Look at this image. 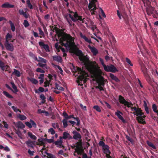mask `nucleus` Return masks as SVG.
I'll use <instances>...</instances> for the list:
<instances>
[{
  "mask_svg": "<svg viewBox=\"0 0 158 158\" xmlns=\"http://www.w3.org/2000/svg\"><path fill=\"white\" fill-rule=\"evenodd\" d=\"M4 64V63L0 60V67L2 69H4L3 66Z\"/></svg>",
  "mask_w": 158,
  "mask_h": 158,
  "instance_id": "59",
  "label": "nucleus"
},
{
  "mask_svg": "<svg viewBox=\"0 0 158 158\" xmlns=\"http://www.w3.org/2000/svg\"><path fill=\"white\" fill-rule=\"evenodd\" d=\"M3 94L5 95L6 97L9 98H12L13 97L10 95L8 92L6 91H4L3 92Z\"/></svg>",
  "mask_w": 158,
  "mask_h": 158,
  "instance_id": "44",
  "label": "nucleus"
},
{
  "mask_svg": "<svg viewBox=\"0 0 158 158\" xmlns=\"http://www.w3.org/2000/svg\"><path fill=\"white\" fill-rule=\"evenodd\" d=\"M126 60L127 62L131 66H133V64L132 63L130 60L128 58H126Z\"/></svg>",
  "mask_w": 158,
  "mask_h": 158,
  "instance_id": "51",
  "label": "nucleus"
},
{
  "mask_svg": "<svg viewBox=\"0 0 158 158\" xmlns=\"http://www.w3.org/2000/svg\"><path fill=\"white\" fill-rule=\"evenodd\" d=\"M69 134L67 132H64L63 133V136L62 138L65 139H67L69 135Z\"/></svg>",
  "mask_w": 158,
  "mask_h": 158,
  "instance_id": "36",
  "label": "nucleus"
},
{
  "mask_svg": "<svg viewBox=\"0 0 158 158\" xmlns=\"http://www.w3.org/2000/svg\"><path fill=\"white\" fill-rule=\"evenodd\" d=\"M105 70L107 72H110L113 73H115L118 71V70L114 65H111L110 66H106L104 68Z\"/></svg>",
  "mask_w": 158,
  "mask_h": 158,
  "instance_id": "9",
  "label": "nucleus"
},
{
  "mask_svg": "<svg viewBox=\"0 0 158 158\" xmlns=\"http://www.w3.org/2000/svg\"><path fill=\"white\" fill-rule=\"evenodd\" d=\"M99 145L102 147V148L103 147H104L105 146H106L107 145L105 144L102 141H100L99 143Z\"/></svg>",
  "mask_w": 158,
  "mask_h": 158,
  "instance_id": "54",
  "label": "nucleus"
},
{
  "mask_svg": "<svg viewBox=\"0 0 158 158\" xmlns=\"http://www.w3.org/2000/svg\"><path fill=\"white\" fill-rule=\"evenodd\" d=\"M93 108L98 112H100L101 111V109L98 106H94Z\"/></svg>",
  "mask_w": 158,
  "mask_h": 158,
  "instance_id": "49",
  "label": "nucleus"
},
{
  "mask_svg": "<svg viewBox=\"0 0 158 158\" xmlns=\"http://www.w3.org/2000/svg\"><path fill=\"white\" fill-rule=\"evenodd\" d=\"M110 77L112 79L114 80L117 82H118L119 81V79L115 76L112 73H110Z\"/></svg>",
  "mask_w": 158,
  "mask_h": 158,
  "instance_id": "25",
  "label": "nucleus"
},
{
  "mask_svg": "<svg viewBox=\"0 0 158 158\" xmlns=\"http://www.w3.org/2000/svg\"><path fill=\"white\" fill-rule=\"evenodd\" d=\"M45 153L49 156V157H47V158H49V157L50 158H56V156L52 154L48 153L46 151L45 152Z\"/></svg>",
  "mask_w": 158,
  "mask_h": 158,
  "instance_id": "42",
  "label": "nucleus"
},
{
  "mask_svg": "<svg viewBox=\"0 0 158 158\" xmlns=\"http://www.w3.org/2000/svg\"><path fill=\"white\" fill-rule=\"evenodd\" d=\"M147 143L149 146L152 147L153 149H156V147L152 142L149 141H147Z\"/></svg>",
  "mask_w": 158,
  "mask_h": 158,
  "instance_id": "35",
  "label": "nucleus"
},
{
  "mask_svg": "<svg viewBox=\"0 0 158 158\" xmlns=\"http://www.w3.org/2000/svg\"><path fill=\"white\" fill-rule=\"evenodd\" d=\"M60 139L59 140H57V141H55L54 143L57 147L59 148H62L63 147V145L62 144L63 141L62 140V137L60 136Z\"/></svg>",
  "mask_w": 158,
  "mask_h": 158,
  "instance_id": "16",
  "label": "nucleus"
},
{
  "mask_svg": "<svg viewBox=\"0 0 158 158\" xmlns=\"http://www.w3.org/2000/svg\"><path fill=\"white\" fill-rule=\"evenodd\" d=\"M11 107L14 111L15 112H18L19 109L17 108V107L14 106H12Z\"/></svg>",
  "mask_w": 158,
  "mask_h": 158,
  "instance_id": "61",
  "label": "nucleus"
},
{
  "mask_svg": "<svg viewBox=\"0 0 158 158\" xmlns=\"http://www.w3.org/2000/svg\"><path fill=\"white\" fill-rule=\"evenodd\" d=\"M17 116L20 120H24L27 119V117L23 115L19 114L17 115Z\"/></svg>",
  "mask_w": 158,
  "mask_h": 158,
  "instance_id": "31",
  "label": "nucleus"
},
{
  "mask_svg": "<svg viewBox=\"0 0 158 158\" xmlns=\"http://www.w3.org/2000/svg\"><path fill=\"white\" fill-rule=\"evenodd\" d=\"M39 34L42 36L44 35V33L40 28H38Z\"/></svg>",
  "mask_w": 158,
  "mask_h": 158,
  "instance_id": "57",
  "label": "nucleus"
},
{
  "mask_svg": "<svg viewBox=\"0 0 158 158\" xmlns=\"http://www.w3.org/2000/svg\"><path fill=\"white\" fill-rule=\"evenodd\" d=\"M88 47L94 56H96L97 54H98V51L94 47H91L90 45H88Z\"/></svg>",
  "mask_w": 158,
  "mask_h": 158,
  "instance_id": "19",
  "label": "nucleus"
},
{
  "mask_svg": "<svg viewBox=\"0 0 158 158\" xmlns=\"http://www.w3.org/2000/svg\"><path fill=\"white\" fill-rule=\"evenodd\" d=\"M27 147L30 148H33L35 145V141H32L30 140H29L26 142Z\"/></svg>",
  "mask_w": 158,
  "mask_h": 158,
  "instance_id": "22",
  "label": "nucleus"
},
{
  "mask_svg": "<svg viewBox=\"0 0 158 158\" xmlns=\"http://www.w3.org/2000/svg\"><path fill=\"white\" fill-rule=\"evenodd\" d=\"M142 70L144 74L146 80L149 82L152 81V78L149 75L147 69L145 67L144 64H141Z\"/></svg>",
  "mask_w": 158,
  "mask_h": 158,
  "instance_id": "8",
  "label": "nucleus"
},
{
  "mask_svg": "<svg viewBox=\"0 0 158 158\" xmlns=\"http://www.w3.org/2000/svg\"><path fill=\"white\" fill-rule=\"evenodd\" d=\"M27 4V5L28 7L30 9H33V6L31 3L30 0H27L26 1Z\"/></svg>",
  "mask_w": 158,
  "mask_h": 158,
  "instance_id": "37",
  "label": "nucleus"
},
{
  "mask_svg": "<svg viewBox=\"0 0 158 158\" xmlns=\"http://www.w3.org/2000/svg\"><path fill=\"white\" fill-rule=\"evenodd\" d=\"M153 74L155 75V76L158 78V72L156 70H153L152 72Z\"/></svg>",
  "mask_w": 158,
  "mask_h": 158,
  "instance_id": "55",
  "label": "nucleus"
},
{
  "mask_svg": "<svg viewBox=\"0 0 158 158\" xmlns=\"http://www.w3.org/2000/svg\"><path fill=\"white\" fill-rule=\"evenodd\" d=\"M2 123L3 124L4 127L6 128L7 129L9 128L8 125L5 121H2Z\"/></svg>",
  "mask_w": 158,
  "mask_h": 158,
  "instance_id": "50",
  "label": "nucleus"
},
{
  "mask_svg": "<svg viewBox=\"0 0 158 158\" xmlns=\"http://www.w3.org/2000/svg\"><path fill=\"white\" fill-rule=\"evenodd\" d=\"M1 7L3 8H13L14 7V5L10 4L8 2H6L1 5Z\"/></svg>",
  "mask_w": 158,
  "mask_h": 158,
  "instance_id": "20",
  "label": "nucleus"
},
{
  "mask_svg": "<svg viewBox=\"0 0 158 158\" xmlns=\"http://www.w3.org/2000/svg\"><path fill=\"white\" fill-rule=\"evenodd\" d=\"M79 35L81 38L84 39L86 42L89 44L92 43L91 40L89 38L87 37L85 35L83 34L82 32H80Z\"/></svg>",
  "mask_w": 158,
  "mask_h": 158,
  "instance_id": "12",
  "label": "nucleus"
},
{
  "mask_svg": "<svg viewBox=\"0 0 158 158\" xmlns=\"http://www.w3.org/2000/svg\"><path fill=\"white\" fill-rule=\"evenodd\" d=\"M144 6L146 7V11L148 15L156 14V11L154 10V7L150 5V2L148 0H142Z\"/></svg>",
  "mask_w": 158,
  "mask_h": 158,
  "instance_id": "7",
  "label": "nucleus"
},
{
  "mask_svg": "<svg viewBox=\"0 0 158 158\" xmlns=\"http://www.w3.org/2000/svg\"><path fill=\"white\" fill-rule=\"evenodd\" d=\"M13 73L17 77H19L21 76L20 72L15 69H14V72Z\"/></svg>",
  "mask_w": 158,
  "mask_h": 158,
  "instance_id": "33",
  "label": "nucleus"
},
{
  "mask_svg": "<svg viewBox=\"0 0 158 158\" xmlns=\"http://www.w3.org/2000/svg\"><path fill=\"white\" fill-rule=\"evenodd\" d=\"M12 37V35L10 34V33H7L6 36V42H9L10 40H11V39Z\"/></svg>",
  "mask_w": 158,
  "mask_h": 158,
  "instance_id": "26",
  "label": "nucleus"
},
{
  "mask_svg": "<svg viewBox=\"0 0 158 158\" xmlns=\"http://www.w3.org/2000/svg\"><path fill=\"white\" fill-rule=\"evenodd\" d=\"M19 14L21 15H23L25 18H27L28 17L27 14L26 12H24L22 9H20L19 10Z\"/></svg>",
  "mask_w": 158,
  "mask_h": 158,
  "instance_id": "24",
  "label": "nucleus"
},
{
  "mask_svg": "<svg viewBox=\"0 0 158 158\" xmlns=\"http://www.w3.org/2000/svg\"><path fill=\"white\" fill-rule=\"evenodd\" d=\"M39 44L42 48H44L47 52H49V47L47 44H45L44 42L41 41L39 42Z\"/></svg>",
  "mask_w": 158,
  "mask_h": 158,
  "instance_id": "18",
  "label": "nucleus"
},
{
  "mask_svg": "<svg viewBox=\"0 0 158 158\" xmlns=\"http://www.w3.org/2000/svg\"><path fill=\"white\" fill-rule=\"evenodd\" d=\"M119 100L120 103L123 104L125 106H127L128 107H131V110L133 112V114L137 116V119L139 123L143 124L145 123L144 119L146 116L144 115V113L142 112L140 108L136 107H131V106H133L131 103L127 101L121 95L119 96Z\"/></svg>",
  "mask_w": 158,
  "mask_h": 158,
  "instance_id": "3",
  "label": "nucleus"
},
{
  "mask_svg": "<svg viewBox=\"0 0 158 158\" xmlns=\"http://www.w3.org/2000/svg\"><path fill=\"white\" fill-rule=\"evenodd\" d=\"M75 53L78 56H81L82 55V51L80 50H77L75 51Z\"/></svg>",
  "mask_w": 158,
  "mask_h": 158,
  "instance_id": "46",
  "label": "nucleus"
},
{
  "mask_svg": "<svg viewBox=\"0 0 158 158\" xmlns=\"http://www.w3.org/2000/svg\"><path fill=\"white\" fill-rule=\"evenodd\" d=\"M115 114L116 115L118 118L123 123H126V120L124 119L122 115L123 114L121 111L118 110H117L116 112H115Z\"/></svg>",
  "mask_w": 158,
  "mask_h": 158,
  "instance_id": "10",
  "label": "nucleus"
},
{
  "mask_svg": "<svg viewBox=\"0 0 158 158\" xmlns=\"http://www.w3.org/2000/svg\"><path fill=\"white\" fill-rule=\"evenodd\" d=\"M145 110L147 114H148L149 113L148 108L147 105L145 106Z\"/></svg>",
  "mask_w": 158,
  "mask_h": 158,
  "instance_id": "64",
  "label": "nucleus"
},
{
  "mask_svg": "<svg viewBox=\"0 0 158 158\" xmlns=\"http://www.w3.org/2000/svg\"><path fill=\"white\" fill-rule=\"evenodd\" d=\"M10 83L12 85V87L14 89V90H12V91L14 93H16L18 92V90L16 86L15 85L14 83L13 82H11Z\"/></svg>",
  "mask_w": 158,
  "mask_h": 158,
  "instance_id": "30",
  "label": "nucleus"
},
{
  "mask_svg": "<svg viewBox=\"0 0 158 158\" xmlns=\"http://www.w3.org/2000/svg\"><path fill=\"white\" fill-rule=\"evenodd\" d=\"M28 79L32 83L36 85L38 82V81L35 78H28Z\"/></svg>",
  "mask_w": 158,
  "mask_h": 158,
  "instance_id": "34",
  "label": "nucleus"
},
{
  "mask_svg": "<svg viewBox=\"0 0 158 158\" xmlns=\"http://www.w3.org/2000/svg\"><path fill=\"white\" fill-rule=\"evenodd\" d=\"M79 59L83 63L87 70L92 73L95 78L98 79V88L100 91L103 90L105 80L101 76L102 72L96 63L95 61H89V57L87 56L80 57Z\"/></svg>",
  "mask_w": 158,
  "mask_h": 158,
  "instance_id": "1",
  "label": "nucleus"
},
{
  "mask_svg": "<svg viewBox=\"0 0 158 158\" xmlns=\"http://www.w3.org/2000/svg\"><path fill=\"white\" fill-rule=\"evenodd\" d=\"M26 125L29 128H31L32 126L35 128L36 127V124L32 120L30 119L29 122H27L25 123Z\"/></svg>",
  "mask_w": 158,
  "mask_h": 158,
  "instance_id": "14",
  "label": "nucleus"
},
{
  "mask_svg": "<svg viewBox=\"0 0 158 158\" xmlns=\"http://www.w3.org/2000/svg\"><path fill=\"white\" fill-rule=\"evenodd\" d=\"M89 2L87 8L85 10L86 13L87 14H89V13L88 12L89 11L92 15H97L99 11V9L96 6L97 0H89Z\"/></svg>",
  "mask_w": 158,
  "mask_h": 158,
  "instance_id": "6",
  "label": "nucleus"
},
{
  "mask_svg": "<svg viewBox=\"0 0 158 158\" xmlns=\"http://www.w3.org/2000/svg\"><path fill=\"white\" fill-rule=\"evenodd\" d=\"M40 98L43 101L45 100L46 99V98L43 94H41L40 95Z\"/></svg>",
  "mask_w": 158,
  "mask_h": 158,
  "instance_id": "62",
  "label": "nucleus"
},
{
  "mask_svg": "<svg viewBox=\"0 0 158 158\" xmlns=\"http://www.w3.org/2000/svg\"><path fill=\"white\" fill-rule=\"evenodd\" d=\"M13 124L18 129H23L25 127L24 125L20 121H18L17 123L13 122Z\"/></svg>",
  "mask_w": 158,
  "mask_h": 158,
  "instance_id": "13",
  "label": "nucleus"
},
{
  "mask_svg": "<svg viewBox=\"0 0 158 158\" xmlns=\"http://www.w3.org/2000/svg\"><path fill=\"white\" fill-rule=\"evenodd\" d=\"M27 4V5L28 7L30 9H33V6L31 3L30 0H27L26 1Z\"/></svg>",
  "mask_w": 158,
  "mask_h": 158,
  "instance_id": "38",
  "label": "nucleus"
},
{
  "mask_svg": "<svg viewBox=\"0 0 158 158\" xmlns=\"http://www.w3.org/2000/svg\"><path fill=\"white\" fill-rule=\"evenodd\" d=\"M63 126L64 128H66L68 126L67 121L66 119H64L62 121Z\"/></svg>",
  "mask_w": 158,
  "mask_h": 158,
  "instance_id": "45",
  "label": "nucleus"
},
{
  "mask_svg": "<svg viewBox=\"0 0 158 158\" xmlns=\"http://www.w3.org/2000/svg\"><path fill=\"white\" fill-rule=\"evenodd\" d=\"M52 125L54 129L58 128L60 129L59 128V125L58 123H52Z\"/></svg>",
  "mask_w": 158,
  "mask_h": 158,
  "instance_id": "40",
  "label": "nucleus"
},
{
  "mask_svg": "<svg viewBox=\"0 0 158 158\" xmlns=\"http://www.w3.org/2000/svg\"><path fill=\"white\" fill-rule=\"evenodd\" d=\"M99 60L101 64L103 66V68H104L105 67V66H106V65L104 64L103 59L100 58H99Z\"/></svg>",
  "mask_w": 158,
  "mask_h": 158,
  "instance_id": "60",
  "label": "nucleus"
},
{
  "mask_svg": "<svg viewBox=\"0 0 158 158\" xmlns=\"http://www.w3.org/2000/svg\"><path fill=\"white\" fill-rule=\"evenodd\" d=\"M54 60L59 62H61L62 61V58L60 56H52Z\"/></svg>",
  "mask_w": 158,
  "mask_h": 158,
  "instance_id": "23",
  "label": "nucleus"
},
{
  "mask_svg": "<svg viewBox=\"0 0 158 158\" xmlns=\"http://www.w3.org/2000/svg\"><path fill=\"white\" fill-rule=\"evenodd\" d=\"M39 60H37L38 61L40 62H42L44 63H46L47 62V60L44 59L43 58L41 57H39Z\"/></svg>",
  "mask_w": 158,
  "mask_h": 158,
  "instance_id": "39",
  "label": "nucleus"
},
{
  "mask_svg": "<svg viewBox=\"0 0 158 158\" xmlns=\"http://www.w3.org/2000/svg\"><path fill=\"white\" fill-rule=\"evenodd\" d=\"M28 136L31 139L33 140H35L37 139L36 137L33 135L32 133L30 132H29L28 133Z\"/></svg>",
  "mask_w": 158,
  "mask_h": 158,
  "instance_id": "28",
  "label": "nucleus"
},
{
  "mask_svg": "<svg viewBox=\"0 0 158 158\" xmlns=\"http://www.w3.org/2000/svg\"><path fill=\"white\" fill-rule=\"evenodd\" d=\"M56 40L59 41L61 45L64 46L68 50H71L75 47L73 38L60 30L56 31Z\"/></svg>",
  "mask_w": 158,
  "mask_h": 158,
  "instance_id": "2",
  "label": "nucleus"
},
{
  "mask_svg": "<svg viewBox=\"0 0 158 158\" xmlns=\"http://www.w3.org/2000/svg\"><path fill=\"white\" fill-rule=\"evenodd\" d=\"M68 11L69 13L67 15L65 16V18L71 26L73 23L72 21L76 22L79 21L87 24L90 20L88 18H84L79 15L77 12H73L70 9H68Z\"/></svg>",
  "mask_w": 158,
  "mask_h": 158,
  "instance_id": "4",
  "label": "nucleus"
},
{
  "mask_svg": "<svg viewBox=\"0 0 158 158\" xmlns=\"http://www.w3.org/2000/svg\"><path fill=\"white\" fill-rule=\"evenodd\" d=\"M100 12L104 18H105L106 17V15L104 13V12L103 10L101 8H100Z\"/></svg>",
  "mask_w": 158,
  "mask_h": 158,
  "instance_id": "58",
  "label": "nucleus"
},
{
  "mask_svg": "<svg viewBox=\"0 0 158 158\" xmlns=\"http://www.w3.org/2000/svg\"><path fill=\"white\" fill-rule=\"evenodd\" d=\"M55 89H56L60 91H63L64 90V88L61 86L59 84L57 83H55Z\"/></svg>",
  "mask_w": 158,
  "mask_h": 158,
  "instance_id": "27",
  "label": "nucleus"
},
{
  "mask_svg": "<svg viewBox=\"0 0 158 158\" xmlns=\"http://www.w3.org/2000/svg\"><path fill=\"white\" fill-rule=\"evenodd\" d=\"M80 106L81 108L84 110H86V106H83V105L81 104H80Z\"/></svg>",
  "mask_w": 158,
  "mask_h": 158,
  "instance_id": "63",
  "label": "nucleus"
},
{
  "mask_svg": "<svg viewBox=\"0 0 158 158\" xmlns=\"http://www.w3.org/2000/svg\"><path fill=\"white\" fill-rule=\"evenodd\" d=\"M16 133L18 135V136L20 139H22V133L19 130L16 131Z\"/></svg>",
  "mask_w": 158,
  "mask_h": 158,
  "instance_id": "52",
  "label": "nucleus"
},
{
  "mask_svg": "<svg viewBox=\"0 0 158 158\" xmlns=\"http://www.w3.org/2000/svg\"><path fill=\"white\" fill-rule=\"evenodd\" d=\"M73 138L76 140L81 139V136L79 133L78 132L76 131H74L73 132Z\"/></svg>",
  "mask_w": 158,
  "mask_h": 158,
  "instance_id": "17",
  "label": "nucleus"
},
{
  "mask_svg": "<svg viewBox=\"0 0 158 158\" xmlns=\"http://www.w3.org/2000/svg\"><path fill=\"white\" fill-rule=\"evenodd\" d=\"M138 45L139 47L140 48L141 51L142 52L141 50L142 49V48L143 47V48H144V46L143 44L142 43L141 41H140L139 42H138Z\"/></svg>",
  "mask_w": 158,
  "mask_h": 158,
  "instance_id": "43",
  "label": "nucleus"
},
{
  "mask_svg": "<svg viewBox=\"0 0 158 158\" xmlns=\"http://www.w3.org/2000/svg\"><path fill=\"white\" fill-rule=\"evenodd\" d=\"M102 149L103 152L105 154L106 156L110 154L111 152L109 150V147L107 145L103 147Z\"/></svg>",
  "mask_w": 158,
  "mask_h": 158,
  "instance_id": "15",
  "label": "nucleus"
},
{
  "mask_svg": "<svg viewBox=\"0 0 158 158\" xmlns=\"http://www.w3.org/2000/svg\"><path fill=\"white\" fill-rule=\"evenodd\" d=\"M52 65L57 72L60 73L61 74H63V71L62 68L59 66L53 64H52Z\"/></svg>",
  "mask_w": 158,
  "mask_h": 158,
  "instance_id": "21",
  "label": "nucleus"
},
{
  "mask_svg": "<svg viewBox=\"0 0 158 158\" xmlns=\"http://www.w3.org/2000/svg\"><path fill=\"white\" fill-rule=\"evenodd\" d=\"M90 29L94 32V34L95 35V32L98 33L99 31L98 30L96 26L93 25L91 27Z\"/></svg>",
  "mask_w": 158,
  "mask_h": 158,
  "instance_id": "29",
  "label": "nucleus"
},
{
  "mask_svg": "<svg viewBox=\"0 0 158 158\" xmlns=\"http://www.w3.org/2000/svg\"><path fill=\"white\" fill-rule=\"evenodd\" d=\"M5 46L7 50L12 52L14 50L13 45L9 42H5Z\"/></svg>",
  "mask_w": 158,
  "mask_h": 158,
  "instance_id": "11",
  "label": "nucleus"
},
{
  "mask_svg": "<svg viewBox=\"0 0 158 158\" xmlns=\"http://www.w3.org/2000/svg\"><path fill=\"white\" fill-rule=\"evenodd\" d=\"M36 71L38 72L44 73H45V71L41 68H37L36 69Z\"/></svg>",
  "mask_w": 158,
  "mask_h": 158,
  "instance_id": "53",
  "label": "nucleus"
},
{
  "mask_svg": "<svg viewBox=\"0 0 158 158\" xmlns=\"http://www.w3.org/2000/svg\"><path fill=\"white\" fill-rule=\"evenodd\" d=\"M9 23L10 25L12 31L13 32H14L15 30V27L14 24L11 20H10L9 21Z\"/></svg>",
  "mask_w": 158,
  "mask_h": 158,
  "instance_id": "32",
  "label": "nucleus"
},
{
  "mask_svg": "<svg viewBox=\"0 0 158 158\" xmlns=\"http://www.w3.org/2000/svg\"><path fill=\"white\" fill-rule=\"evenodd\" d=\"M29 55L30 56L32 57L35 60H37V58L36 56L34 54H33L32 52H29Z\"/></svg>",
  "mask_w": 158,
  "mask_h": 158,
  "instance_id": "41",
  "label": "nucleus"
},
{
  "mask_svg": "<svg viewBox=\"0 0 158 158\" xmlns=\"http://www.w3.org/2000/svg\"><path fill=\"white\" fill-rule=\"evenodd\" d=\"M34 152L33 151H31L30 149H28V154L31 156H33L34 155Z\"/></svg>",
  "mask_w": 158,
  "mask_h": 158,
  "instance_id": "56",
  "label": "nucleus"
},
{
  "mask_svg": "<svg viewBox=\"0 0 158 158\" xmlns=\"http://www.w3.org/2000/svg\"><path fill=\"white\" fill-rule=\"evenodd\" d=\"M77 71L79 75L78 76L77 83L79 85L82 86L83 84H85L88 79V73L81 68H77Z\"/></svg>",
  "mask_w": 158,
  "mask_h": 158,
  "instance_id": "5",
  "label": "nucleus"
},
{
  "mask_svg": "<svg viewBox=\"0 0 158 158\" xmlns=\"http://www.w3.org/2000/svg\"><path fill=\"white\" fill-rule=\"evenodd\" d=\"M23 25L25 27H28L29 25L28 21L26 20H24Z\"/></svg>",
  "mask_w": 158,
  "mask_h": 158,
  "instance_id": "48",
  "label": "nucleus"
},
{
  "mask_svg": "<svg viewBox=\"0 0 158 158\" xmlns=\"http://www.w3.org/2000/svg\"><path fill=\"white\" fill-rule=\"evenodd\" d=\"M48 133H51L52 135H54L55 133V131L52 128H51L48 129Z\"/></svg>",
  "mask_w": 158,
  "mask_h": 158,
  "instance_id": "47",
  "label": "nucleus"
}]
</instances>
